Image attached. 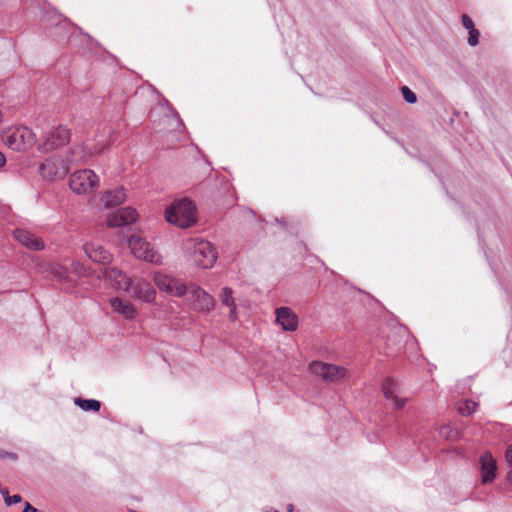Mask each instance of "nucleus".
<instances>
[{
	"mask_svg": "<svg viewBox=\"0 0 512 512\" xmlns=\"http://www.w3.org/2000/svg\"><path fill=\"white\" fill-rule=\"evenodd\" d=\"M97 278L117 290L118 283L121 282L122 279L128 277L119 269L110 267L102 269Z\"/></svg>",
	"mask_w": 512,
	"mask_h": 512,
	"instance_id": "nucleus-21",
	"label": "nucleus"
},
{
	"mask_svg": "<svg viewBox=\"0 0 512 512\" xmlns=\"http://www.w3.org/2000/svg\"><path fill=\"white\" fill-rule=\"evenodd\" d=\"M6 164V157L5 155L0 151V167H3Z\"/></svg>",
	"mask_w": 512,
	"mask_h": 512,
	"instance_id": "nucleus-33",
	"label": "nucleus"
},
{
	"mask_svg": "<svg viewBox=\"0 0 512 512\" xmlns=\"http://www.w3.org/2000/svg\"><path fill=\"white\" fill-rule=\"evenodd\" d=\"M74 403L83 411L97 412L101 408L100 401L95 400V399H82V398L78 397V398L74 399Z\"/></svg>",
	"mask_w": 512,
	"mask_h": 512,
	"instance_id": "nucleus-24",
	"label": "nucleus"
},
{
	"mask_svg": "<svg viewBox=\"0 0 512 512\" xmlns=\"http://www.w3.org/2000/svg\"><path fill=\"white\" fill-rule=\"evenodd\" d=\"M192 306L201 312H210L215 307L214 297L199 286H193L190 290Z\"/></svg>",
	"mask_w": 512,
	"mask_h": 512,
	"instance_id": "nucleus-12",
	"label": "nucleus"
},
{
	"mask_svg": "<svg viewBox=\"0 0 512 512\" xmlns=\"http://www.w3.org/2000/svg\"><path fill=\"white\" fill-rule=\"evenodd\" d=\"M117 291L127 292L135 300L152 303L156 298V291L152 284L141 277L124 278L118 283Z\"/></svg>",
	"mask_w": 512,
	"mask_h": 512,
	"instance_id": "nucleus-2",
	"label": "nucleus"
},
{
	"mask_svg": "<svg viewBox=\"0 0 512 512\" xmlns=\"http://www.w3.org/2000/svg\"><path fill=\"white\" fill-rule=\"evenodd\" d=\"M293 509H294V507L292 504L288 505V507H287L288 512H292Z\"/></svg>",
	"mask_w": 512,
	"mask_h": 512,
	"instance_id": "nucleus-37",
	"label": "nucleus"
},
{
	"mask_svg": "<svg viewBox=\"0 0 512 512\" xmlns=\"http://www.w3.org/2000/svg\"><path fill=\"white\" fill-rule=\"evenodd\" d=\"M220 300L222 305L229 308V319L231 321H236L238 319V313L235 298L233 297V290L229 287H223L220 294Z\"/></svg>",
	"mask_w": 512,
	"mask_h": 512,
	"instance_id": "nucleus-22",
	"label": "nucleus"
},
{
	"mask_svg": "<svg viewBox=\"0 0 512 512\" xmlns=\"http://www.w3.org/2000/svg\"><path fill=\"white\" fill-rule=\"evenodd\" d=\"M70 140V131L65 126L59 125L52 128L45 136L39 149L43 152H49L59 148Z\"/></svg>",
	"mask_w": 512,
	"mask_h": 512,
	"instance_id": "nucleus-8",
	"label": "nucleus"
},
{
	"mask_svg": "<svg viewBox=\"0 0 512 512\" xmlns=\"http://www.w3.org/2000/svg\"><path fill=\"white\" fill-rule=\"evenodd\" d=\"M382 391L387 400L392 401L395 409H402L407 399L399 396L398 383L390 378H387L382 383Z\"/></svg>",
	"mask_w": 512,
	"mask_h": 512,
	"instance_id": "nucleus-16",
	"label": "nucleus"
},
{
	"mask_svg": "<svg viewBox=\"0 0 512 512\" xmlns=\"http://www.w3.org/2000/svg\"><path fill=\"white\" fill-rule=\"evenodd\" d=\"M276 323L285 331H296L298 328V317L289 307H279L275 310Z\"/></svg>",
	"mask_w": 512,
	"mask_h": 512,
	"instance_id": "nucleus-15",
	"label": "nucleus"
},
{
	"mask_svg": "<svg viewBox=\"0 0 512 512\" xmlns=\"http://www.w3.org/2000/svg\"><path fill=\"white\" fill-rule=\"evenodd\" d=\"M23 512H38L30 503L26 502Z\"/></svg>",
	"mask_w": 512,
	"mask_h": 512,
	"instance_id": "nucleus-32",
	"label": "nucleus"
},
{
	"mask_svg": "<svg viewBox=\"0 0 512 512\" xmlns=\"http://www.w3.org/2000/svg\"><path fill=\"white\" fill-rule=\"evenodd\" d=\"M83 251L90 260L101 265H107L113 259L112 254L98 242L85 243Z\"/></svg>",
	"mask_w": 512,
	"mask_h": 512,
	"instance_id": "nucleus-14",
	"label": "nucleus"
},
{
	"mask_svg": "<svg viewBox=\"0 0 512 512\" xmlns=\"http://www.w3.org/2000/svg\"><path fill=\"white\" fill-rule=\"evenodd\" d=\"M99 184V178L91 169H82L70 175L69 186L77 194H88Z\"/></svg>",
	"mask_w": 512,
	"mask_h": 512,
	"instance_id": "nucleus-5",
	"label": "nucleus"
},
{
	"mask_svg": "<svg viewBox=\"0 0 512 512\" xmlns=\"http://www.w3.org/2000/svg\"><path fill=\"white\" fill-rule=\"evenodd\" d=\"M448 429H449V427H448V426H447V427H443V428L441 429V434H442V435H444V434H445V431H446V430H448Z\"/></svg>",
	"mask_w": 512,
	"mask_h": 512,
	"instance_id": "nucleus-38",
	"label": "nucleus"
},
{
	"mask_svg": "<svg viewBox=\"0 0 512 512\" xmlns=\"http://www.w3.org/2000/svg\"><path fill=\"white\" fill-rule=\"evenodd\" d=\"M272 512H279V511H277V510H273Z\"/></svg>",
	"mask_w": 512,
	"mask_h": 512,
	"instance_id": "nucleus-39",
	"label": "nucleus"
},
{
	"mask_svg": "<svg viewBox=\"0 0 512 512\" xmlns=\"http://www.w3.org/2000/svg\"><path fill=\"white\" fill-rule=\"evenodd\" d=\"M14 237L25 247L39 251L44 248V242L41 238L35 236L28 230L25 229H15Z\"/></svg>",
	"mask_w": 512,
	"mask_h": 512,
	"instance_id": "nucleus-17",
	"label": "nucleus"
},
{
	"mask_svg": "<svg viewBox=\"0 0 512 512\" xmlns=\"http://www.w3.org/2000/svg\"><path fill=\"white\" fill-rule=\"evenodd\" d=\"M155 285L161 291L181 297L187 292V287L180 280L165 273H155L153 277Z\"/></svg>",
	"mask_w": 512,
	"mask_h": 512,
	"instance_id": "nucleus-9",
	"label": "nucleus"
},
{
	"mask_svg": "<svg viewBox=\"0 0 512 512\" xmlns=\"http://www.w3.org/2000/svg\"><path fill=\"white\" fill-rule=\"evenodd\" d=\"M110 305L115 313L120 314L126 320H132L136 316L135 306L122 298H111Z\"/></svg>",
	"mask_w": 512,
	"mask_h": 512,
	"instance_id": "nucleus-18",
	"label": "nucleus"
},
{
	"mask_svg": "<svg viewBox=\"0 0 512 512\" xmlns=\"http://www.w3.org/2000/svg\"><path fill=\"white\" fill-rule=\"evenodd\" d=\"M310 371L316 376L320 377L323 381L336 382L344 379L347 376V371L344 367L324 363L321 361H313L309 365Z\"/></svg>",
	"mask_w": 512,
	"mask_h": 512,
	"instance_id": "nucleus-7",
	"label": "nucleus"
},
{
	"mask_svg": "<svg viewBox=\"0 0 512 512\" xmlns=\"http://www.w3.org/2000/svg\"><path fill=\"white\" fill-rule=\"evenodd\" d=\"M5 455H6V457H9V458H11V459H13V460H16V459H17V455H16V454H14V453H11V452H5Z\"/></svg>",
	"mask_w": 512,
	"mask_h": 512,
	"instance_id": "nucleus-34",
	"label": "nucleus"
},
{
	"mask_svg": "<svg viewBox=\"0 0 512 512\" xmlns=\"http://www.w3.org/2000/svg\"><path fill=\"white\" fill-rule=\"evenodd\" d=\"M137 211L132 207H123L111 212L107 216V225L111 228L126 226L134 223L137 219Z\"/></svg>",
	"mask_w": 512,
	"mask_h": 512,
	"instance_id": "nucleus-13",
	"label": "nucleus"
},
{
	"mask_svg": "<svg viewBox=\"0 0 512 512\" xmlns=\"http://www.w3.org/2000/svg\"><path fill=\"white\" fill-rule=\"evenodd\" d=\"M54 274H55L58 278L62 279V278L65 276V274H66V270H65L63 267H59V268H57V269L54 271Z\"/></svg>",
	"mask_w": 512,
	"mask_h": 512,
	"instance_id": "nucleus-30",
	"label": "nucleus"
},
{
	"mask_svg": "<svg viewBox=\"0 0 512 512\" xmlns=\"http://www.w3.org/2000/svg\"><path fill=\"white\" fill-rule=\"evenodd\" d=\"M107 145L108 140L103 135L94 146L89 142L76 144L70 149L66 162L67 164L85 163L94 155L101 153Z\"/></svg>",
	"mask_w": 512,
	"mask_h": 512,
	"instance_id": "nucleus-4",
	"label": "nucleus"
},
{
	"mask_svg": "<svg viewBox=\"0 0 512 512\" xmlns=\"http://www.w3.org/2000/svg\"><path fill=\"white\" fill-rule=\"evenodd\" d=\"M478 403L473 399H463L458 402L457 409L462 416H469L475 412Z\"/></svg>",
	"mask_w": 512,
	"mask_h": 512,
	"instance_id": "nucleus-25",
	"label": "nucleus"
},
{
	"mask_svg": "<svg viewBox=\"0 0 512 512\" xmlns=\"http://www.w3.org/2000/svg\"><path fill=\"white\" fill-rule=\"evenodd\" d=\"M7 143L13 150H25L36 143V137L31 129L23 127L12 133L8 137Z\"/></svg>",
	"mask_w": 512,
	"mask_h": 512,
	"instance_id": "nucleus-11",
	"label": "nucleus"
},
{
	"mask_svg": "<svg viewBox=\"0 0 512 512\" xmlns=\"http://www.w3.org/2000/svg\"><path fill=\"white\" fill-rule=\"evenodd\" d=\"M126 200V193L123 187L116 188L115 190L106 191L101 202L105 208H113L122 204Z\"/></svg>",
	"mask_w": 512,
	"mask_h": 512,
	"instance_id": "nucleus-20",
	"label": "nucleus"
},
{
	"mask_svg": "<svg viewBox=\"0 0 512 512\" xmlns=\"http://www.w3.org/2000/svg\"><path fill=\"white\" fill-rule=\"evenodd\" d=\"M505 458H506V461H507L508 466H509V471L507 473V480L512 485V444H510L507 447V450H506V453H505Z\"/></svg>",
	"mask_w": 512,
	"mask_h": 512,
	"instance_id": "nucleus-28",
	"label": "nucleus"
},
{
	"mask_svg": "<svg viewBox=\"0 0 512 512\" xmlns=\"http://www.w3.org/2000/svg\"><path fill=\"white\" fill-rule=\"evenodd\" d=\"M462 24L469 31V45L476 46L478 44L479 31L474 27L472 19L468 15L463 14Z\"/></svg>",
	"mask_w": 512,
	"mask_h": 512,
	"instance_id": "nucleus-23",
	"label": "nucleus"
},
{
	"mask_svg": "<svg viewBox=\"0 0 512 512\" xmlns=\"http://www.w3.org/2000/svg\"><path fill=\"white\" fill-rule=\"evenodd\" d=\"M5 452L4 450H0V458H5L6 455H5Z\"/></svg>",
	"mask_w": 512,
	"mask_h": 512,
	"instance_id": "nucleus-36",
	"label": "nucleus"
},
{
	"mask_svg": "<svg viewBox=\"0 0 512 512\" xmlns=\"http://www.w3.org/2000/svg\"><path fill=\"white\" fill-rule=\"evenodd\" d=\"M22 501V497L21 495L19 494H15L13 496H10V497H6L5 498V503L10 506L12 504H17V503H20Z\"/></svg>",
	"mask_w": 512,
	"mask_h": 512,
	"instance_id": "nucleus-29",
	"label": "nucleus"
},
{
	"mask_svg": "<svg viewBox=\"0 0 512 512\" xmlns=\"http://www.w3.org/2000/svg\"><path fill=\"white\" fill-rule=\"evenodd\" d=\"M128 246L136 258L156 265L162 264V256L142 237L138 235L131 236L128 240Z\"/></svg>",
	"mask_w": 512,
	"mask_h": 512,
	"instance_id": "nucleus-6",
	"label": "nucleus"
},
{
	"mask_svg": "<svg viewBox=\"0 0 512 512\" xmlns=\"http://www.w3.org/2000/svg\"><path fill=\"white\" fill-rule=\"evenodd\" d=\"M68 172V166L64 160L58 157L45 159L39 166V173L48 180L64 177Z\"/></svg>",
	"mask_w": 512,
	"mask_h": 512,
	"instance_id": "nucleus-10",
	"label": "nucleus"
},
{
	"mask_svg": "<svg viewBox=\"0 0 512 512\" xmlns=\"http://www.w3.org/2000/svg\"><path fill=\"white\" fill-rule=\"evenodd\" d=\"M165 218L175 226L188 228L196 223V206L188 199L176 200L166 209Z\"/></svg>",
	"mask_w": 512,
	"mask_h": 512,
	"instance_id": "nucleus-1",
	"label": "nucleus"
},
{
	"mask_svg": "<svg viewBox=\"0 0 512 512\" xmlns=\"http://www.w3.org/2000/svg\"><path fill=\"white\" fill-rule=\"evenodd\" d=\"M71 269L75 274H77L80 277H86L92 274V270L90 267L78 261L72 262Z\"/></svg>",
	"mask_w": 512,
	"mask_h": 512,
	"instance_id": "nucleus-26",
	"label": "nucleus"
},
{
	"mask_svg": "<svg viewBox=\"0 0 512 512\" xmlns=\"http://www.w3.org/2000/svg\"><path fill=\"white\" fill-rule=\"evenodd\" d=\"M0 493L6 498V497H10L9 496V491L7 488H3V490L0 491Z\"/></svg>",
	"mask_w": 512,
	"mask_h": 512,
	"instance_id": "nucleus-35",
	"label": "nucleus"
},
{
	"mask_svg": "<svg viewBox=\"0 0 512 512\" xmlns=\"http://www.w3.org/2000/svg\"><path fill=\"white\" fill-rule=\"evenodd\" d=\"M473 379L474 377H469L468 379L465 380L463 390H467L468 392L472 393V389L470 385H468V383L471 382Z\"/></svg>",
	"mask_w": 512,
	"mask_h": 512,
	"instance_id": "nucleus-31",
	"label": "nucleus"
},
{
	"mask_svg": "<svg viewBox=\"0 0 512 512\" xmlns=\"http://www.w3.org/2000/svg\"><path fill=\"white\" fill-rule=\"evenodd\" d=\"M185 249L190 252L194 263L201 268H211L217 259V254L212 244L202 238L187 240Z\"/></svg>",
	"mask_w": 512,
	"mask_h": 512,
	"instance_id": "nucleus-3",
	"label": "nucleus"
},
{
	"mask_svg": "<svg viewBox=\"0 0 512 512\" xmlns=\"http://www.w3.org/2000/svg\"><path fill=\"white\" fill-rule=\"evenodd\" d=\"M497 463L489 452L482 453V484L492 482L496 477Z\"/></svg>",
	"mask_w": 512,
	"mask_h": 512,
	"instance_id": "nucleus-19",
	"label": "nucleus"
},
{
	"mask_svg": "<svg viewBox=\"0 0 512 512\" xmlns=\"http://www.w3.org/2000/svg\"><path fill=\"white\" fill-rule=\"evenodd\" d=\"M401 92L404 100L409 104H414L417 101L416 94L407 86H403L401 88Z\"/></svg>",
	"mask_w": 512,
	"mask_h": 512,
	"instance_id": "nucleus-27",
	"label": "nucleus"
}]
</instances>
